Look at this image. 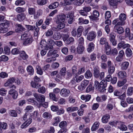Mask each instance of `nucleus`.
<instances>
[{"label": "nucleus", "instance_id": "4be33fe9", "mask_svg": "<svg viewBox=\"0 0 133 133\" xmlns=\"http://www.w3.org/2000/svg\"><path fill=\"white\" fill-rule=\"evenodd\" d=\"M110 118V116L108 114L103 116L102 118V122L104 123H107L108 121V119Z\"/></svg>", "mask_w": 133, "mask_h": 133}, {"label": "nucleus", "instance_id": "de8ad7c7", "mask_svg": "<svg viewBox=\"0 0 133 133\" xmlns=\"http://www.w3.org/2000/svg\"><path fill=\"white\" fill-rule=\"evenodd\" d=\"M57 23L59 24L57 26V29L58 30L62 29L65 27V24L63 22Z\"/></svg>", "mask_w": 133, "mask_h": 133}, {"label": "nucleus", "instance_id": "4c0bfd02", "mask_svg": "<svg viewBox=\"0 0 133 133\" xmlns=\"http://www.w3.org/2000/svg\"><path fill=\"white\" fill-rule=\"evenodd\" d=\"M66 68L63 67L60 71L59 74L62 76H64L66 74Z\"/></svg>", "mask_w": 133, "mask_h": 133}, {"label": "nucleus", "instance_id": "c9c22d12", "mask_svg": "<svg viewBox=\"0 0 133 133\" xmlns=\"http://www.w3.org/2000/svg\"><path fill=\"white\" fill-rule=\"evenodd\" d=\"M118 75L119 77L122 78L125 77L127 74L125 71H120L118 72Z\"/></svg>", "mask_w": 133, "mask_h": 133}, {"label": "nucleus", "instance_id": "338daca9", "mask_svg": "<svg viewBox=\"0 0 133 133\" xmlns=\"http://www.w3.org/2000/svg\"><path fill=\"white\" fill-rule=\"evenodd\" d=\"M38 91L39 93L44 94L45 91V88L44 87H42L38 89Z\"/></svg>", "mask_w": 133, "mask_h": 133}, {"label": "nucleus", "instance_id": "680f3d73", "mask_svg": "<svg viewBox=\"0 0 133 133\" xmlns=\"http://www.w3.org/2000/svg\"><path fill=\"white\" fill-rule=\"evenodd\" d=\"M25 2L23 0H18L16 1L15 3V4L16 5H22L24 4Z\"/></svg>", "mask_w": 133, "mask_h": 133}, {"label": "nucleus", "instance_id": "7c9ffc66", "mask_svg": "<svg viewBox=\"0 0 133 133\" xmlns=\"http://www.w3.org/2000/svg\"><path fill=\"white\" fill-rule=\"evenodd\" d=\"M83 28L82 26H79L77 30V37H79L82 35L83 30Z\"/></svg>", "mask_w": 133, "mask_h": 133}, {"label": "nucleus", "instance_id": "69168bd1", "mask_svg": "<svg viewBox=\"0 0 133 133\" xmlns=\"http://www.w3.org/2000/svg\"><path fill=\"white\" fill-rule=\"evenodd\" d=\"M25 10L24 8L20 7H17L16 9V11L18 13L24 12Z\"/></svg>", "mask_w": 133, "mask_h": 133}, {"label": "nucleus", "instance_id": "0e129e2a", "mask_svg": "<svg viewBox=\"0 0 133 133\" xmlns=\"http://www.w3.org/2000/svg\"><path fill=\"white\" fill-rule=\"evenodd\" d=\"M89 83V81L88 80H85L83 81L81 83V84L85 88L86 87Z\"/></svg>", "mask_w": 133, "mask_h": 133}, {"label": "nucleus", "instance_id": "49530a36", "mask_svg": "<svg viewBox=\"0 0 133 133\" xmlns=\"http://www.w3.org/2000/svg\"><path fill=\"white\" fill-rule=\"evenodd\" d=\"M133 92V88L130 87L128 88L127 91V95L128 96H130L132 95Z\"/></svg>", "mask_w": 133, "mask_h": 133}, {"label": "nucleus", "instance_id": "a18cd8bd", "mask_svg": "<svg viewBox=\"0 0 133 133\" xmlns=\"http://www.w3.org/2000/svg\"><path fill=\"white\" fill-rule=\"evenodd\" d=\"M37 3L39 5H42L45 4L47 2L46 0H37Z\"/></svg>", "mask_w": 133, "mask_h": 133}, {"label": "nucleus", "instance_id": "39448f33", "mask_svg": "<svg viewBox=\"0 0 133 133\" xmlns=\"http://www.w3.org/2000/svg\"><path fill=\"white\" fill-rule=\"evenodd\" d=\"M70 90L66 89H62L60 92V95L62 97H68L70 94Z\"/></svg>", "mask_w": 133, "mask_h": 133}, {"label": "nucleus", "instance_id": "e433bc0d", "mask_svg": "<svg viewBox=\"0 0 133 133\" xmlns=\"http://www.w3.org/2000/svg\"><path fill=\"white\" fill-rule=\"evenodd\" d=\"M69 18L68 19V22L70 24H71L74 21L73 18L72 16H71L67 14L66 19L67 20V19Z\"/></svg>", "mask_w": 133, "mask_h": 133}, {"label": "nucleus", "instance_id": "2f4dec72", "mask_svg": "<svg viewBox=\"0 0 133 133\" xmlns=\"http://www.w3.org/2000/svg\"><path fill=\"white\" fill-rule=\"evenodd\" d=\"M40 45L42 48L48 49V46L46 44V42L45 40H42L40 42Z\"/></svg>", "mask_w": 133, "mask_h": 133}, {"label": "nucleus", "instance_id": "473e14b6", "mask_svg": "<svg viewBox=\"0 0 133 133\" xmlns=\"http://www.w3.org/2000/svg\"><path fill=\"white\" fill-rule=\"evenodd\" d=\"M92 76V74L91 71L89 70H87L85 74V76L87 79L91 78Z\"/></svg>", "mask_w": 133, "mask_h": 133}, {"label": "nucleus", "instance_id": "7ed1b4c3", "mask_svg": "<svg viewBox=\"0 0 133 133\" xmlns=\"http://www.w3.org/2000/svg\"><path fill=\"white\" fill-rule=\"evenodd\" d=\"M9 23L8 21H6L0 24V33H5L8 31V27L9 26Z\"/></svg>", "mask_w": 133, "mask_h": 133}, {"label": "nucleus", "instance_id": "a19ab883", "mask_svg": "<svg viewBox=\"0 0 133 133\" xmlns=\"http://www.w3.org/2000/svg\"><path fill=\"white\" fill-rule=\"evenodd\" d=\"M28 32L27 31L25 32L22 35L21 38V39L22 40H24L25 39H26L27 38L29 37L28 34Z\"/></svg>", "mask_w": 133, "mask_h": 133}, {"label": "nucleus", "instance_id": "052dcab7", "mask_svg": "<svg viewBox=\"0 0 133 133\" xmlns=\"http://www.w3.org/2000/svg\"><path fill=\"white\" fill-rule=\"evenodd\" d=\"M50 98L52 99L53 101H57V99L56 98L55 95L52 93H50L49 94Z\"/></svg>", "mask_w": 133, "mask_h": 133}, {"label": "nucleus", "instance_id": "4468645a", "mask_svg": "<svg viewBox=\"0 0 133 133\" xmlns=\"http://www.w3.org/2000/svg\"><path fill=\"white\" fill-rule=\"evenodd\" d=\"M94 90V88L92 83H90L86 89L87 92H92Z\"/></svg>", "mask_w": 133, "mask_h": 133}, {"label": "nucleus", "instance_id": "09e8293b", "mask_svg": "<svg viewBox=\"0 0 133 133\" xmlns=\"http://www.w3.org/2000/svg\"><path fill=\"white\" fill-rule=\"evenodd\" d=\"M64 3H63L61 2L60 4L63 6H65L71 4L72 2L70 0H64Z\"/></svg>", "mask_w": 133, "mask_h": 133}, {"label": "nucleus", "instance_id": "6ab92c4d", "mask_svg": "<svg viewBox=\"0 0 133 133\" xmlns=\"http://www.w3.org/2000/svg\"><path fill=\"white\" fill-rule=\"evenodd\" d=\"M117 127L118 129L122 131H125L127 129L126 126L121 122L120 123H119Z\"/></svg>", "mask_w": 133, "mask_h": 133}, {"label": "nucleus", "instance_id": "aec40b11", "mask_svg": "<svg viewBox=\"0 0 133 133\" xmlns=\"http://www.w3.org/2000/svg\"><path fill=\"white\" fill-rule=\"evenodd\" d=\"M129 65V63L127 62L122 63L121 65V69L123 70H125L128 68Z\"/></svg>", "mask_w": 133, "mask_h": 133}, {"label": "nucleus", "instance_id": "9d476101", "mask_svg": "<svg viewBox=\"0 0 133 133\" xmlns=\"http://www.w3.org/2000/svg\"><path fill=\"white\" fill-rule=\"evenodd\" d=\"M125 33V37H128L129 40L133 39V34H131L130 29L129 28L126 29Z\"/></svg>", "mask_w": 133, "mask_h": 133}, {"label": "nucleus", "instance_id": "cd10ccee", "mask_svg": "<svg viewBox=\"0 0 133 133\" xmlns=\"http://www.w3.org/2000/svg\"><path fill=\"white\" fill-rule=\"evenodd\" d=\"M62 35L60 32H56L54 34L53 38L54 39L56 40L60 39Z\"/></svg>", "mask_w": 133, "mask_h": 133}, {"label": "nucleus", "instance_id": "ea45409f", "mask_svg": "<svg viewBox=\"0 0 133 133\" xmlns=\"http://www.w3.org/2000/svg\"><path fill=\"white\" fill-rule=\"evenodd\" d=\"M127 82L126 79H124L122 81H120L117 82L118 86L119 87H121L123 85Z\"/></svg>", "mask_w": 133, "mask_h": 133}, {"label": "nucleus", "instance_id": "e2e57ef3", "mask_svg": "<svg viewBox=\"0 0 133 133\" xmlns=\"http://www.w3.org/2000/svg\"><path fill=\"white\" fill-rule=\"evenodd\" d=\"M45 35L47 37L51 36L53 34V32L51 30H47L45 32Z\"/></svg>", "mask_w": 133, "mask_h": 133}, {"label": "nucleus", "instance_id": "c03bdc74", "mask_svg": "<svg viewBox=\"0 0 133 133\" xmlns=\"http://www.w3.org/2000/svg\"><path fill=\"white\" fill-rule=\"evenodd\" d=\"M67 124V122L65 121H63L60 123L59 126L61 128H66Z\"/></svg>", "mask_w": 133, "mask_h": 133}, {"label": "nucleus", "instance_id": "a878e982", "mask_svg": "<svg viewBox=\"0 0 133 133\" xmlns=\"http://www.w3.org/2000/svg\"><path fill=\"white\" fill-rule=\"evenodd\" d=\"M91 96L90 95H82L81 96V98L83 100H85V102L89 101L90 99Z\"/></svg>", "mask_w": 133, "mask_h": 133}, {"label": "nucleus", "instance_id": "5fc2aeb1", "mask_svg": "<svg viewBox=\"0 0 133 133\" xmlns=\"http://www.w3.org/2000/svg\"><path fill=\"white\" fill-rule=\"evenodd\" d=\"M39 113L37 111H35L31 115V117L34 119H36L38 117Z\"/></svg>", "mask_w": 133, "mask_h": 133}, {"label": "nucleus", "instance_id": "8fccbe9b", "mask_svg": "<svg viewBox=\"0 0 133 133\" xmlns=\"http://www.w3.org/2000/svg\"><path fill=\"white\" fill-rule=\"evenodd\" d=\"M125 54L127 57H129L132 55V53L130 49L127 48L126 50Z\"/></svg>", "mask_w": 133, "mask_h": 133}, {"label": "nucleus", "instance_id": "c756f323", "mask_svg": "<svg viewBox=\"0 0 133 133\" xmlns=\"http://www.w3.org/2000/svg\"><path fill=\"white\" fill-rule=\"evenodd\" d=\"M42 116L44 118L49 119L51 117L52 115L50 112H46L43 113Z\"/></svg>", "mask_w": 133, "mask_h": 133}, {"label": "nucleus", "instance_id": "393cba45", "mask_svg": "<svg viewBox=\"0 0 133 133\" xmlns=\"http://www.w3.org/2000/svg\"><path fill=\"white\" fill-rule=\"evenodd\" d=\"M94 48V44L92 42L89 43L88 45V48H87V50L88 52H90L92 51Z\"/></svg>", "mask_w": 133, "mask_h": 133}, {"label": "nucleus", "instance_id": "c85d7f7f", "mask_svg": "<svg viewBox=\"0 0 133 133\" xmlns=\"http://www.w3.org/2000/svg\"><path fill=\"white\" fill-rule=\"evenodd\" d=\"M84 48L83 45L78 44L77 48L78 53L79 54H81L84 51Z\"/></svg>", "mask_w": 133, "mask_h": 133}, {"label": "nucleus", "instance_id": "f8f14e48", "mask_svg": "<svg viewBox=\"0 0 133 133\" xmlns=\"http://www.w3.org/2000/svg\"><path fill=\"white\" fill-rule=\"evenodd\" d=\"M32 122V119L29 118L21 125V127L22 129L25 128L29 126Z\"/></svg>", "mask_w": 133, "mask_h": 133}, {"label": "nucleus", "instance_id": "423d86ee", "mask_svg": "<svg viewBox=\"0 0 133 133\" xmlns=\"http://www.w3.org/2000/svg\"><path fill=\"white\" fill-rule=\"evenodd\" d=\"M99 43L101 45H104L105 48L106 49L109 48V44L107 41L106 38L104 37L101 38L99 40Z\"/></svg>", "mask_w": 133, "mask_h": 133}, {"label": "nucleus", "instance_id": "b1692460", "mask_svg": "<svg viewBox=\"0 0 133 133\" xmlns=\"http://www.w3.org/2000/svg\"><path fill=\"white\" fill-rule=\"evenodd\" d=\"M94 75L96 78H98L99 76V68L98 67H96L94 68Z\"/></svg>", "mask_w": 133, "mask_h": 133}, {"label": "nucleus", "instance_id": "2eb2a0df", "mask_svg": "<svg viewBox=\"0 0 133 133\" xmlns=\"http://www.w3.org/2000/svg\"><path fill=\"white\" fill-rule=\"evenodd\" d=\"M47 42L48 44L50 45L49 46H48V47L51 49L50 50H52L53 45L55 44V42L51 38L49 39Z\"/></svg>", "mask_w": 133, "mask_h": 133}, {"label": "nucleus", "instance_id": "f03ea898", "mask_svg": "<svg viewBox=\"0 0 133 133\" xmlns=\"http://www.w3.org/2000/svg\"><path fill=\"white\" fill-rule=\"evenodd\" d=\"M56 51L55 50H49L47 53V56H51V58H48L46 59V61L48 63H51L55 61L56 60V57L58 56V54L56 53Z\"/></svg>", "mask_w": 133, "mask_h": 133}, {"label": "nucleus", "instance_id": "4d7b16f0", "mask_svg": "<svg viewBox=\"0 0 133 133\" xmlns=\"http://www.w3.org/2000/svg\"><path fill=\"white\" fill-rule=\"evenodd\" d=\"M85 70V68L84 67H83L79 68L78 69L77 73L78 75H80L84 72Z\"/></svg>", "mask_w": 133, "mask_h": 133}, {"label": "nucleus", "instance_id": "bb28decb", "mask_svg": "<svg viewBox=\"0 0 133 133\" xmlns=\"http://www.w3.org/2000/svg\"><path fill=\"white\" fill-rule=\"evenodd\" d=\"M78 108L76 107H71L66 109V111L68 112H71L77 110Z\"/></svg>", "mask_w": 133, "mask_h": 133}, {"label": "nucleus", "instance_id": "412c9836", "mask_svg": "<svg viewBox=\"0 0 133 133\" xmlns=\"http://www.w3.org/2000/svg\"><path fill=\"white\" fill-rule=\"evenodd\" d=\"M99 124L100 123L99 121L95 122L92 127L91 129V130L92 131H95L98 128Z\"/></svg>", "mask_w": 133, "mask_h": 133}, {"label": "nucleus", "instance_id": "3c124183", "mask_svg": "<svg viewBox=\"0 0 133 133\" xmlns=\"http://www.w3.org/2000/svg\"><path fill=\"white\" fill-rule=\"evenodd\" d=\"M108 72L109 74H112L114 72L115 70V67L114 66H112L108 67Z\"/></svg>", "mask_w": 133, "mask_h": 133}, {"label": "nucleus", "instance_id": "864d4df0", "mask_svg": "<svg viewBox=\"0 0 133 133\" xmlns=\"http://www.w3.org/2000/svg\"><path fill=\"white\" fill-rule=\"evenodd\" d=\"M120 123V122L114 121L112 122H110L109 124L112 126H115L118 125L119 123Z\"/></svg>", "mask_w": 133, "mask_h": 133}, {"label": "nucleus", "instance_id": "13d9d810", "mask_svg": "<svg viewBox=\"0 0 133 133\" xmlns=\"http://www.w3.org/2000/svg\"><path fill=\"white\" fill-rule=\"evenodd\" d=\"M82 58V61L85 62H88L90 60L88 56L87 55L83 56Z\"/></svg>", "mask_w": 133, "mask_h": 133}, {"label": "nucleus", "instance_id": "58836bf2", "mask_svg": "<svg viewBox=\"0 0 133 133\" xmlns=\"http://www.w3.org/2000/svg\"><path fill=\"white\" fill-rule=\"evenodd\" d=\"M31 85L32 87L33 88H38L41 86V85L37 83H36L33 82H31Z\"/></svg>", "mask_w": 133, "mask_h": 133}, {"label": "nucleus", "instance_id": "0eeeda50", "mask_svg": "<svg viewBox=\"0 0 133 133\" xmlns=\"http://www.w3.org/2000/svg\"><path fill=\"white\" fill-rule=\"evenodd\" d=\"M34 95L38 102L42 103L45 101V97L44 96L42 95H39L36 93L34 94Z\"/></svg>", "mask_w": 133, "mask_h": 133}, {"label": "nucleus", "instance_id": "20e7f679", "mask_svg": "<svg viewBox=\"0 0 133 133\" xmlns=\"http://www.w3.org/2000/svg\"><path fill=\"white\" fill-rule=\"evenodd\" d=\"M119 22H118V24L119 25H123L124 24V21L126 18V15L124 13H122L119 16Z\"/></svg>", "mask_w": 133, "mask_h": 133}, {"label": "nucleus", "instance_id": "ddd939ff", "mask_svg": "<svg viewBox=\"0 0 133 133\" xmlns=\"http://www.w3.org/2000/svg\"><path fill=\"white\" fill-rule=\"evenodd\" d=\"M114 29L115 32L119 34H122L124 31V30L122 27L119 26L117 25H116L115 26Z\"/></svg>", "mask_w": 133, "mask_h": 133}, {"label": "nucleus", "instance_id": "bf43d9fd", "mask_svg": "<svg viewBox=\"0 0 133 133\" xmlns=\"http://www.w3.org/2000/svg\"><path fill=\"white\" fill-rule=\"evenodd\" d=\"M36 68L37 70V74L41 75H42L43 72L41 67L37 65Z\"/></svg>", "mask_w": 133, "mask_h": 133}, {"label": "nucleus", "instance_id": "dca6fc26", "mask_svg": "<svg viewBox=\"0 0 133 133\" xmlns=\"http://www.w3.org/2000/svg\"><path fill=\"white\" fill-rule=\"evenodd\" d=\"M16 26L17 28L16 31L17 32L22 31L25 30V29L23 28L22 25L20 24H16Z\"/></svg>", "mask_w": 133, "mask_h": 133}, {"label": "nucleus", "instance_id": "1a4fd4ad", "mask_svg": "<svg viewBox=\"0 0 133 133\" xmlns=\"http://www.w3.org/2000/svg\"><path fill=\"white\" fill-rule=\"evenodd\" d=\"M66 15L64 14H62L57 16V19L56 20L57 23H61L64 22L65 19H66Z\"/></svg>", "mask_w": 133, "mask_h": 133}, {"label": "nucleus", "instance_id": "a211bd4d", "mask_svg": "<svg viewBox=\"0 0 133 133\" xmlns=\"http://www.w3.org/2000/svg\"><path fill=\"white\" fill-rule=\"evenodd\" d=\"M17 20L19 21H22L25 18V16L24 13L18 14L17 16Z\"/></svg>", "mask_w": 133, "mask_h": 133}, {"label": "nucleus", "instance_id": "603ef678", "mask_svg": "<svg viewBox=\"0 0 133 133\" xmlns=\"http://www.w3.org/2000/svg\"><path fill=\"white\" fill-rule=\"evenodd\" d=\"M11 52L12 54L14 55L18 54L20 52L19 49L18 48H15L13 49Z\"/></svg>", "mask_w": 133, "mask_h": 133}, {"label": "nucleus", "instance_id": "9b49d317", "mask_svg": "<svg viewBox=\"0 0 133 133\" xmlns=\"http://www.w3.org/2000/svg\"><path fill=\"white\" fill-rule=\"evenodd\" d=\"M130 45L128 44L125 43L124 41H121L118 44V48H122L123 49H125L127 47H129Z\"/></svg>", "mask_w": 133, "mask_h": 133}, {"label": "nucleus", "instance_id": "72a5a7b5", "mask_svg": "<svg viewBox=\"0 0 133 133\" xmlns=\"http://www.w3.org/2000/svg\"><path fill=\"white\" fill-rule=\"evenodd\" d=\"M27 70L29 74L32 75L34 73V70L32 67L31 66H29L27 68Z\"/></svg>", "mask_w": 133, "mask_h": 133}, {"label": "nucleus", "instance_id": "79ce46f5", "mask_svg": "<svg viewBox=\"0 0 133 133\" xmlns=\"http://www.w3.org/2000/svg\"><path fill=\"white\" fill-rule=\"evenodd\" d=\"M84 0H75L73 3L75 5L79 6L82 4Z\"/></svg>", "mask_w": 133, "mask_h": 133}, {"label": "nucleus", "instance_id": "6e6d98bb", "mask_svg": "<svg viewBox=\"0 0 133 133\" xmlns=\"http://www.w3.org/2000/svg\"><path fill=\"white\" fill-rule=\"evenodd\" d=\"M42 11L41 10H38L37 13L35 14L34 15V18L35 19H37L42 14Z\"/></svg>", "mask_w": 133, "mask_h": 133}, {"label": "nucleus", "instance_id": "f704fd0d", "mask_svg": "<svg viewBox=\"0 0 133 133\" xmlns=\"http://www.w3.org/2000/svg\"><path fill=\"white\" fill-rule=\"evenodd\" d=\"M59 3L58 2H55L53 3L50 5L49 7L50 9H53L57 8L59 5Z\"/></svg>", "mask_w": 133, "mask_h": 133}, {"label": "nucleus", "instance_id": "6e6552de", "mask_svg": "<svg viewBox=\"0 0 133 133\" xmlns=\"http://www.w3.org/2000/svg\"><path fill=\"white\" fill-rule=\"evenodd\" d=\"M96 36V33L94 32L91 31L89 33L87 36V39L90 41L93 40Z\"/></svg>", "mask_w": 133, "mask_h": 133}, {"label": "nucleus", "instance_id": "5701e85b", "mask_svg": "<svg viewBox=\"0 0 133 133\" xmlns=\"http://www.w3.org/2000/svg\"><path fill=\"white\" fill-rule=\"evenodd\" d=\"M20 57L23 60H26L28 58V56L24 51H22L20 52Z\"/></svg>", "mask_w": 133, "mask_h": 133}, {"label": "nucleus", "instance_id": "f3484780", "mask_svg": "<svg viewBox=\"0 0 133 133\" xmlns=\"http://www.w3.org/2000/svg\"><path fill=\"white\" fill-rule=\"evenodd\" d=\"M14 81H15V80L14 78H10L8 79L6 82L5 83L4 85L6 87L12 84Z\"/></svg>", "mask_w": 133, "mask_h": 133}, {"label": "nucleus", "instance_id": "774afa93", "mask_svg": "<svg viewBox=\"0 0 133 133\" xmlns=\"http://www.w3.org/2000/svg\"><path fill=\"white\" fill-rule=\"evenodd\" d=\"M28 10L29 13L30 15H33L35 13V10L34 8H29Z\"/></svg>", "mask_w": 133, "mask_h": 133}, {"label": "nucleus", "instance_id": "f257e3e1", "mask_svg": "<svg viewBox=\"0 0 133 133\" xmlns=\"http://www.w3.org/2000/svg\"><path fill=\"white\" fill-rule=\"evenodd\" d=\"M107 83L106 81L102 80L100 83L97 81H95L94 85L96 89L101 92H104L106 90Z\"/></svg>", "mask_w": 133, "mask_h": 133}, {"label": "nucleus", "instance_id": "37998d69", "mask_svg": "<svg viewBox=\"0 0 133 133\" xmlns=\"http://www.w3.org/2000/svg\"><path fill=\"white\" fill-rule=\"evenodd\" d=\"M23 44L25 45H27V44L31 43L32 42V39L30 37L27 38L26 39L24 40Z\"/></svg>", "mask_w": 133, "mask_h": 133}]
</instances>
